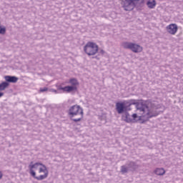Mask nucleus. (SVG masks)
<instances>
[{
    "instance_id": "f257e3e1",
    "label": "nucleus",
    "mask_w": 183,
    "mask_h": 183,
    "mask_svg": "<svg viewBox=\"0 0 183 183\" xmlns=\"http://www.w3.org/2000/svg\"><path fill=\"white\" fill-rule=\"evenodd\" d=\"M137 109L139 112V115L137 114H133L130 116L129 113H125L124 118L126 122H139L140 124H144V122H147L149 118L158 115L157 107H154L152 104L147 105L144 103H139L137 105Z\"/></svg>"
},
{
    "instance_id": "f03ea898",
    "label": "nucleus",
    "mask_w": 183,
    "mask_h": 183,
    "mask_svg": "<svg viewBox=\"0 0 183 183\" xmlns=\"http://www.w3.org/2000/svg\"><path fill=\"white\" fill-rule=\"evenodd\" d=\"M69 115L74 122H79L84 118V109L78 105L71 106L69 109Z\"/></svg>"
},
{
    "instance_id": "7ed1b4c3",
    "label": "nucleus",
    "mask_w": 183,
    "mask_h": 183,
    "mask_svg": "<svg viewBox=\"0 0 183 183\" xmlns=\"http://www.w3.org/2000/svg\"><path fill=\"white\" fill-rule=\"evenodd\" d=\"M29 169H39V174H41V172L44 173V174H41L39 176V177H36L38 181H42V179L48 178V169L46 168V166L42 163L36 162L34 164V162H31L29 165Z\"/></svg>"
},
{
    "instance_id": "20e7f679",
    "label": "nucleus",
    "mask_w": 183,
    "mask_h": 183,
    "mask_svg": "<svg viewBox=\"0 0 183 183\" xmlns=\"http://www.w3.org/2000/svg\"><path fill=\"white\" fill-rule=\"evenodd\" d=\"M98 49L99 47L97 44L91 41L87 42L84 47V52H86V54H87L89 56L97 54L98 52Z\"/></svg>"
},
{
    "instance_id": "39448f33",
    "label": "nucleus",
    "mask_w": 183,
    "mask_h": 183,
    "mask_svg": "<svg viewBox=\"0 0 183 183\" xmlns=\"http://www.w3.org/2000/svg\"><path fill=\"white\" fill-rule=\"evenodd\" d=\"M122 46L124 48V49H130V51H132V52H134L135 54L142 52L143 49L142 46H141L139 44L131 42H124L122 44Z\"/></svg>"
},
{
    "instance_id": "423d86ee",
    "label": "nucleus",
    "mask_w": 183,
    "mask_h": 183,
    "mask_svg": "<svg viewBox=\"0 0 183 183\" xmlns=\"http://www.w3.org/2000/svg\"><path fill=\"white\" fill-rule=\"evenodd\" d=\"M139 2V0H124L122 2L124 11H132L137 4Z\"/></svg>"
},
{
    "instance_id": "0eeeda50",
    "label": "nucleus",
    "mask_w": 183,
    "mask_h": 183,
    "mask_svg": "<svg viewBox=\"0 0 183 183\" xmlns=\"http://www.w3.org/2000/svg\"><path fill=\"white\" fill-rule=\"evenodd\" d=\"M166 29L170 35H175L178 32V26L176 24H171L167 26Z\"/></svg>"
},
{
    "instance_id": "6e6552de",
    "label": "nucleus",
    "mask_w": 183,
    "mask_h": 183,
    "mask_svg": "<svg viewBox=\"0 0 183 183\" xmlns=\"http://www.w3.org/2000/svg\"><path fill=\"white\" fill-rule=\"evenodd\" d=\"M69 84H71V86H67V88H72L71 89V92H72L73 91H76V86L79 85L78 80H76V79H71L69 80Z\"/></svg>"
},
{
    "instance_id": "1a4fd4ad",
    "label": "nucleus",
    "mask_w": 183,
    "mask_h": 183,
    "mask_svg": "<svg viewBox=\"0 0 183 183\" xmlns=\"http://www.w3.org/2000/svg\"><path fill=\"white\" fill-rule=\"evenodd\" d=\"M4 79L5 81H6V82H10L11 84H16V82H18L19 79L15 76H5Z\"/></svg>"
},
{
    "instance_id": "9d476101",
    "label": "nucleus",
    "mask_w": 183,
    "mask_h": 183,
    "mask_svg": "<svg viewBox=\"0 0 183 183\" xmlns=\"http://www.w3.org/2000/svg\"><path fill=\"white\" fill-rule=\"evenodd\" d=\"M116 109L118 114H122L124 112V109H125V104L117 102L116 104Z\"/></svg>"
},
{
    "instance_id": "9b49d317",
    "label": "nucleus",
    "mask_w": 183,
    "mask_h": 183,
    "mask_svg": "<svg viewBox=\"0 0 183 183\" xmlns=\"http://www.w3.org/2000/svg\"><path fill=\"white\" fill-rule=\"evenodd\" d=\"M147 6L149 9H154L157 6V1L155 0H148Z\"/></svg>"
},
{
    "instance_id": "f8f14e48",
    "label": "nucleus",
    "mask_w": 183,
    "mask_h": 183,
    "mask_svg": "<svg viewBox=\"0 0 183 183\" xmlns=\"http://www.w3.org/2000/svg\"><path fill=\"white\" fill-rule=\"evenodd\" d=\"M127 167H129V171H135L137 168H138V165L135 164L134 162H130L128 164Z\"/></svg>"
},
{
    "instance_id": "ddd939ff",
    "label": "nucleus",
    "mask_w": 183,
    "mask_h": 183,
    "mask_svg": "<svg viewBox=\"0 0 183 183\" xmlns=\"http://www.w3.org/2000/svg\"><path fill=\"white\" fill-rule=\"evenodd\" d=\"M57 89L58 91H63V92H71L72 87H68V86L62 87L61 86H58Z\"/></svg>"
},
{
    "instance_id": "4468645a",
    "label": "nucleus",
    "mask_w": 183,
    "mask_h": 183,
    "mask_svg": "<svg viewBox=\"0 0 183 183\" xmlns=\"http://www.w3.org/2000/svg\"><path fill=\"white\" fill-rule=\"evenodd\" d=\"M154 174H156V175H164L165 170L162 168H157L154 170Z\"/></svg>"
},
{
    "instance_id": "2eb2a0df",
    "label": "nucleus",
    "mask_w": 183,
    "mask_h": 183,
    "mask_svg": "<svg viewBox=\"0 0 183 183\" xmlns=\"http://www.w3.org/2000/svg\"><path fill=\"white\" fill-rule=\"evenodd\" d=\"M9 86V83L4 81L0 84V91H4V89H6Z\"/></svg>"
},
{
    "instance_id": "dca6fc26",
    "label": "nucleus",
    "mask_w": 183,
    "mask_h": 183,
    "mask_svg": "<svg viewBox=\"0 0 183 183\" xmlns=\"http://www.w3.org/2000/svg\"><path fill=\"white\" fill-rule=\"evenodd\" d=\"M129 170V167L127 165H124L121 167V172L122 174H127V172H128Z\"/></svg>"
},
{
    "instance_id": "f3484780",
    "label": "nucleus",
    "mask_w": 183,
    "mask_h": 183,
    "mask_svg": "<svg viewBox=\"0 0 183 183\" xmlns=\"http://www.w3.org/2000/svg\"><path fill=\"white\" fill-rule=\"evenodd\" d=\"M6 32V28L5 26H0V34L5 35Z\"/></svg>"
},
{
    "instance_id": "a211bd4d",
    "label": "nucleus",
    "mask_w": 183,
    "mask_h": 183,
    "mask_svg": "<svg viewBox=\"0 0 183 183\" xmlns=\"http://www.w3.org/2000/svg\"><path fill=\"white\" fill-rule=\"evenodd\" d=\"M29 171L31 176L34 177L35 179H36V178H39V177H36V173L32 169H29Z\"/></svg>"
},
{
    "instance_id": "6ab92c4d",
    "label": "nucleus",
    "mask_w": 183,
    "mask_h": 183,
    "mask_svg": "<svg viewBox=\"0 0 183 183\" xmlns=\"http://www.w3.org/2000/svg\"><path fill=\"white\" fill-rule=\"evenodd\" d=\"M48 91V87H44L40 89V92H46Z\"/></svg>"
},
{
    "instance_id": "aec40b11",
    "label": "nucleus",
    "mask_w": 183,
    "mask_h": 183,
    "mask_svg": "<svg viewBox=\"0 0 183 183\" xmlns=\"http://www.w3.org/2000/svg\"><path fill=\"white\" fill-rule=\"evenodd\" d=\"M50 92H54V94H59V92H58V90H55L54 89H51Z\"/></svg>"
},
{
    "instance_id": "412c9836",
    "label": "nucleus",
    "mask_w": 183,
    "mask_h": 183,
    "mask_svg": "<svg viewBox=\"0 0 183 183\" xmlns=\"http://www.w3.org/2000/svg\"><path fill=\"white\" fill-rule=\"evenodd\" d=\"M130 102H131L130 104H135V100H131Z\"/></svg>"
},
{
    "instance_id": "4be33fe9",
    "label": "nucleus",
    "mask_w": 183,
    "mask_h": 183,
    "mask_svg": "<svg viewBox=\"0 0 183 183\" xmlns=\"http://www.w3.org/2000/svg\"><path fill=\"white\" fill-rule=\"evenodd\" d=\"M1 97H4V93L0 92V98H1Z\"/></svg>"
},
{
    "instance_id": "5701e85b",
    "label": "nucleus",
    "mask_w": 183,
    "mask_h": 183,
    "mask_svg": "<svg viewBox=\"0 0 183 183\" xmlns=\"http://www.w3.org/2000/svg\"><path fill=\"white\" fill-rule=\"evenodd\" d=\"M2 178V172H0V179Z\"/></svg>"
},
{
    "instance_id": "b1692460",
    "label": "nucleus",
    "mask_w": 183,
    "mask_h": 183,
    "mask_svg": "<svg viewBox=\"0 0 183 183\" xmlns=\"http://www.w3.org/2000/svg\"><path fill=\"white\" fill-rule=\"evenodd\" d=\"M101 52H102V54H104V50H102Z\"/></svg>"
}]
</instances>
